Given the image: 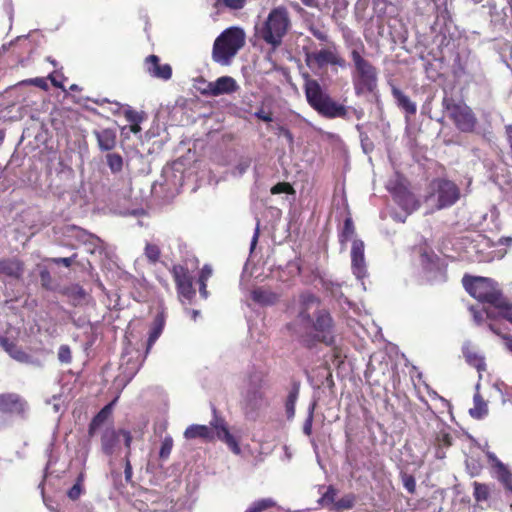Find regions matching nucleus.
I'll return each instance as SVG.
<instances>
[{"mask_svg":"<svg viewBox=\"0 0 512 512\" xmlns=\"http://www.w3.org/2000/svg\"><path fill=\"white\" fill-rule=\"evenodd\" d=\"M318 299L311 294H303L300 298V309L296 320L288 325V328L300 338H305L313 333V337L326 344H332L333 321L326 310H318L316 320L311 319L309 311L317 309Z\"/></svg>","mask_w":512,"mask_h":512,"instance_id":"nucleus-1","label":"nucleus"},{"mask_svg":"<svg viewBox=\"0 0 512 512\" xmlns=\"http://www.w3.org/2000/svg\"><path fill=\"white\" fill-rule=\"evenodd\" d=\"M304 92L306 100L311 108L319 115L328 118H345L347 116V108L334 101L326 92L323 91L321 85L316 79L310 78L309 74H305Z\"/></svg>","mask_w":512,"mask_h":512,"instance_id":"nucleus-2","label":"nucleus"},{"mask_svg":"<svg viewBox=\"0 0 512 512\" xmlns=\"http://www.w3.org/2000/svg\"><path fill=\"white\" fill-rule=\"evenodd\" d=\"M291 25L288 9L284 6L275 7L269 12L262 26L259 32L260 37L265 43L276 49L282 44L283 38L289 32Z\"/></svg>","mask_w":512,"mask_h":512,"instance_id":"nucleus-3","label":"nucleus"},{"mask_svg":"<svg viewBox=\"0 0 512 512\" xmlns=\"http://www.w3.org/2000/svg\"><path fill=\"white\" fill-rule=\"evenodd\" d=\"M350 56L355 68L352 74L355 93L357 95L373 93L378 85L377 68L355 49L351 51Z\"/></svg>","mask_w":512,"mask_h":512,"instance_id":"nucleus-4","label":"nucleus"},{"mask_svg":"<svg viewBox=\"0 0 512 512\" xmlns=\"http://www.w3.org/2000/svg\"><path fill=\"white\" fill-rule=\"evenodd\" d=\"M442 107L448 113L449 119L455 127L464 133H472L478 124L477 117L470 106L463 101H457L453 97L444 96Z\"/></svg>","mask_w":512,"mask_h":512,"instance_id":"nucleus-5","label":"nucleus"},{"mask_svg":"<svg viewBox=\"0 0 512 512\" xmlns=\"http://www.w3.org/2000/svg\"><path fill=\"white\" fill-rule=\"evenodd\" d=\"M244 45V33L240 28H229L222 32L213 45V59L222 64H227Z\"/></svg>","mask_w":512,"mask_h":512,"instance_id":"nucleus-6","label":"nucleus"},{"mask_svg":"<svg viewBox=\"0 0 512 512\" xmlns=\"http://www.w3.org/2000/svg\"><path fill=\"white\" fill-rule=\"evenodd\" d=\"M463 285L472 297L481 302L489 303L494 308L503 299L497 283L490 278L465 276Z\"/></svg>","mask_w":512,"mask_h":512,"instance_id":"nucleus-7","label":"nucleus"},{"mask_svg":"<svg viewBox=\"0 0 512 512\" xmlns=\"http://www.w3.org/2000/svg\"><path fill=\"white\" fill-rule=\"evenodd\" d=\"M113 403L106 405L92 420L89 426L90 436L95 435L101 430V448L106 455H112L119 442V431L112 426L106 425L105 422L111 413Z\"/></svg>","mask_w":512,"mask_h":512,"instance_id":"nucleus-8","label":"nucleus"},{"mask_svg":"<svg viewBox=\"0 0 512 512\" xmlns=\"http://www.w3.org/2000/svg\"><path fill=\"white\" fill-rule=\"evenodd\" d=\"M340 242L345 244L351 242V268L357 279L361 280L367 275L365 261L364 242L356 237L354 226H344L340 235Z\"/></svg>","mask_w":512,"mask_h":512,"instance_id":"nucleus-9","label":"nucleus"},{"mask_svg":"<svg viewBox=\"0 0 512 512\" xmlns=\"http://www.w3.org/2000/svg\"><path fill=\"white\" fill-rule=\"evenodd\" d=\"M431 194L427 198L430 200L436 197V208L438 210L451 207L460 198V188L451 180L445 178L433 179L430 183Z\"/></svg>","mask_w":512,"mask_h":512,"instance_id":"nucleus-10","label":"nucleus"},{"mask_svg":"<svg viewBox=\"0 0 512 512\" xmlns=\"http://www.w3.org/2000/svg\"><path fill=\"white\" fill-rule=\"evenodd\" d=\"M305 51V62L310 68L322 69L328 65L344 68L346 60L341 56L335 43L316 51Z\"/></svg>","mask_w":512,"mask_h":512,"instance_id":"nucleus-11","label":"nucleus"},{"mask_svg":"<svg viewBox=\"0 0 512 512\" xmlns=\"http://www.w3.org/2000/svg\"><path fill=\"white\" fill-rule=\"evenodd\" d=\"M172 274L181 302L185 303V301H187L191 303L195 297L196 291L193 287L192 276L188 269L182 265H175L172 268Z\"/></svg>","mask_w":512,"mask_h":512,"instance_id":"nucleus-12","label":"nucleus"},{"mask_svg":"<svg viewBox=\"0 0 512 512\" xmlns=\"http://www.w3.org/2000/svg\"><path fill=\"white\" fill-rule=\"evenodd\" d=\"M263 377L260 373H254L249 376V383L244 392V401L251 409L258 408L263 401L261 392Z\"/></svg>","mask_w":512,"mask_h":512,"instance_id":"nucleus-13","label":"nucleus"},{"mask_svg":"<svg viewBox=\"0 0 512 512\" xmlns=\"http://www.w3.org/2000/svg\"><path fill=\"white\" fill-rule=\"evenodd\" d=\"M145 67L148 74L154 78L169 80L172 77V67L169 64H160V58L157 55L146 57Z\"/></svg>","mask_w":512,"mask_h":512,"instance_id":"nucleus-14","label":"nucleus"},{"mask_svg":"<svg viewBox=\"0 0 512 512\" xmlns=\"http://www.w3.org/2000/svg\"><path fill=\"white\" fill-rule=\"evenodd\" d=\"M23 399L14 393L0 394V412L20 414L25 411Z\"/></svg>","mask_w":512,"mask_h":512,"instance_id":"nucleus-15","label":"nucleus"},{"mask_svg":"<svg viewBox=\"0 0 512 512\" xmlns=\"http://www.w3.org/2000/svg\"><path fill=\"white\" fill-rule=\"evenodd\" d=\"M211 425L213 426L218 439L225 442L234 454L238 455L241 453V448L237 440L233 435L230 434L225 422L222 419L216 418L213 422H211Z\"/></svg>","mask_w":512,"mask_h":512,"instance_id":"nucleus-16","label":"nucleus"},{"mask_svg":"<svg viewBox=\"0 0 512 512\" xmlns=\"http://www.w3.org/2000/svg\"><path fill=\"white\" fill-rule=\"evenodd\" d=\"M238 89L236 81L230 76H222L215 82L209 84L211 95L219 96L222 94H230Z\"/></svg>","mask_w":512,"mask_h":512,"instance_id":"nucleus-17","label":"nucleus"},{"mask_svg":"<svg viewBox=\"0 0 512 512\" xmlns=\"http://www.w3.org/2000/svg\"><path fill=\"white\" fill-rule=\"evenodd\" d=\"M98 146L102 151H111L115 148L117 135L115 130L106 128L100 131H94Z\"/></svg>","mask_w":512,"mask_h":512,"instance_id":"nucleus-18","label":"nucleus"},{"mask_svg":"<svg viewBox=\"0 0 512 512\" xmlns=\"http://www.w3.org/2000/svg\"><path fill=\"white\" fill-rule=\"evenodd\" d=\"M463 355L467 363L475 367L478 370V372L485 370L484 357L477 351V349L470 342H467L463 345Z\"/></svg>","mask_w":512,"mask_h":512,"instance_id":"nucleus-19","label":"nucleus"},{"mask_svg":"<svg viewBox=\"0 0 512 512\" xmlns=\"http://www.w3.org/2000/svg\"><path fill=\"white\" fill-rule=\"evenodd\" d=\"M391 91L396 104L400 109H402L409 116L416 114L417 106L407 95H405L396 86H393Z\"/></svg>","mask_w":512,"mask_h":512,"instance_id":"nucleus-20","label":"nucleus"},{"mask_svg":"<svg viewBox=\"0 0 512 512\" xmlns=\"http://www.w3.org/2000/svg\"><path fill=\"white\" fill-rule=\"evenodd\" d=\"M184 437L186 439L200 438L204 441H211L214 438V432L209 426L193 424L186 428Z\"/></svg>","mask_w":512,"mask_h":512,"instance_id":"nucleus-21","label":"nucleus"},{"mask_svg":"<svg viewBox=\"0 0 512 512\" xmlns=\"http://www.w3.org/2000/svg\"><path fill=\"white\" fill-rule=\"evenodd\" d=\"M22 273L23 265L19 260L15 258L0 260V275L19 278Z\"/></svg>","mask_w":512,"mask_h":512,"instance_id":"nucleus-22","label":"nucleus"},{"mask_svg":"<svg viewBox=\"0 0 512 512\" xmlns=\"http://www.w3.org/2000/svg\"><path fill=\"white\" fill-rule=\"evenodd\" d=\"M253 301L260 305H273L278 299L279 295L270 289L259 287L251 292Z\"/></svg>","mask_w":512,"mask_h":512,"instance_id":"nucleus-23","label":"nucleus"},{"mask_svg":"<svg viewBox=\"0 0 512 512\" xmlns=\"http://www.w3.org/2000/svg\"><path fill=\"white\" fill-rule=\"evenodd\" d=\"M480 385H476V393L473 397L474 406L469 409V414L475 419H481L488 413L487 403L483 400L479 393Z\"/></svg>","mask_w":512,"mask_h":512,"instance_id":"nucleus-24","label":"nucleus"},{"mask_svg":"<svg viewBox=\"0 0 512 512\" xmlns=\"http://www.w3.org/2000/svg\"><path fill=\"white\" fill-rule=\"evenodd\" d=\"M494 472L496 479L512 494V472L508 466L504 463H498Z\"/></svg>","mask_w":512,"mask_h":512,"instance_id":"nucleus-25","label":"nucleus"},{"mask_svg":"<svg viewBox=\"0 0 512 512\" xmlns=\"http://www.w3.org/2000/svg\"><path fill=\"white\" fill-rule=\"evenodd\" d=\"M164 325H165L164 315L162 313H159L153 321V326H152L150 334H149L148 343H147L148 349H150L152 347V345L156 342V340L159 338V336L161 335V333L163 331Z\"/></svg>","mask_w":512,"mask_h":512,"instance_id":"nucleus-26","label":"nucleus"},{"mask_svg":"<svg viewBox=\"0 0 512 512\" xmlns=\"http://www.w3.org/2000/svg\"><path fill=\"white\" fill-rule=\"evenodd\" d=\"M213 274V269L210 265L206 264L203 266V268L200 271L199 278H198V284H199V292L202 298L207 299L208 298V291H207V281L211 278Z\"/></svg>","mask_w":512,"mask_h":512,"instance_id":"nucleus-27","label":"nucleus"},{"mask_svg":"<svg viewBox=\"0 0 512 512\" xmlns=\"http://www.w3.org/2000/svg\"><path fill=\"white\" fill-rule=\"evenodd\" d=\"M472 485H473V489H474L473 497L476 500V502H478V503L484 502L489 499L491 489L488 484L475 481V482H473Z\"/></svg>","mask_w":512,"mask_h":512,"instance_id":"nucleus-28","label":"nucleus"},{"mask_svg":"<svg viewBox=\"0 0 512 512\" xmlns=\"http://www.w3.org/2000/svg\"><path fill=\"white\" fill-rule=\"evenodd\" d=\"M422 265L427 270L439 269V258L433 251L424 250L421 254Z\"/></svg>","mask_w":512,"mask_h":512,"instance_id":"nucleus-29","label":"nucleus"},{"mask_svg":"<svg viewBox=\"0 0 512 512\" xmlns=\"http://www.w3.org/2000/svg\"><path fill=\"white\" fill-rule=\"evenodd\" d=\"M299 395V386L294 385L287 396L285 403L286 413L288 418H292L295 414V404Z\"/></svg>","mask_w":512,"mask_h":512,"instance_id":"nucleus-30","label":"nucleus"},{"mask_svg":"<svg viewBox=\"0 0 512 512\" xmlns=\"http://www.w3.org/2000/svg\"><path fill=\"white\" fill-rule=\"evenodd\" d=\"M106 163L113 174L119 173L123 169V158L118 153H108Z\"/></svg>","mask_w":512,"mask_h":512,"instance_id":"nucleus-31","label":"nucleus"},{"mask_svg":"<svg viewBox=\"0 0 512 512\" xmlns=\"http://www.w3.org/2000/svg\"><path fill=\"white\" fill-rule=\"evenodd\" d=\"M276 505L275 501L271 498L259 499L253 502L245 512H262Z\"/></svg>","mask_w":512,"mask_h":512,"instance_id":"nucleus-32","label":"nucleus"},{"mask_svg":"<svg viewBox=\"0 0 512 512\" xmlns=\"http://www.w3.org/2000/svg\"><path fill=\"white\" fill-rule=\"evenodd\" d=\"M246 4V0H216L214 7L217 10L228 8L231 10H240Z\"/></svg>","mask_w":512,"mask_h":512,"instance_id":"nucleus-33","label":"nucleus"},{"mask_svg":"<svg viewBox=\"0 0 512 512\" xmlns=\"http://www.w3.org/2000/svg\"><path fill=\"white\" fill-rule=\"evenodd\" d=\"M337 490L333 486H329L327 491L322 495V497L318 500V503L322 507H328L332 504L336 503Z\"/></svg>","mask_w":512,"mask_h":512,"instance_id":"nucleus-34","label":"nucleus"},{"mask_svg":"<svg viewBox=\"0 0 512 512\" xmlns=\"http://www.w3.org/2000/svg\"><path fill=\"white\" fill-rule=\"evenodd\" d=\"M494 309L497 310L498 316L503 317L512 323V305L508 304L504 299H502Z\"/></svg>","mask_w":512,"mask_h":512,"instance_id":"nucleus-35","label":"nucleus"},{"mask_svg":"<svg viewBox=\"0 0 512 512\" xmlns=\"http://www.w3.org/2000/svg\"><path fill=\"white\" fill-rule=\"evenodd\" d=\"M400 203L405 207L408 213L417 209L419 206L414 195L410 192H405L403 196L400 197Z\"/></svg>","mask_w":512,"mask_h":512,"instance_id":"nucleus-36","label":"nucleus"},{"mask_svg":"<svg viewBox=\"0 0 512 512\" xmlns=\"http://www.w3.org/2000/svg\"><path fill=\"white\" fill-rule=\"evenodd\" d=\"M173 439L170 436H166L161 444L159 456L161 459H167L172 451Z\"/></svg>","mask_w":512,"mask_h":512,"instance_id":"nucleus-37","label":"nucleus"},{"mask_svg":"<svg viewBox=\"0 0 512 512\" xmlns=\"http://www.w3.org/2000/svg\"><path fill=\"white\" fill-rule=\"evenodd\" d=\"M315 402L312 403L308 409V415L303 425V432L310 436L312 433V423H313V417H314V410H315Z\"/></svg>","mask_w":512,"mask_h":512,"instance_id":"nucleus-38","label":"nucleus"},{"mask_svg":"<svg viewBox=\"0 0 512 512\" xmlns=\"http://www.w3.org/2000/svg\"><path fill=\"white\" fill-rule=\"evenodd\" d=\"M293 187L288 182H279L271 188L272 194L293 193Z\"/></svg>","mask_w":512,"mask_h":512,"instance_id":"nucleus-39","label":"nucleus"},{"mask_svg":"<svg viewBox=\"0 0 512 512\" xmlns=\"http://www.w3.org/2000/svg\"><path fill=\"white\" fill-rule=\"evenodd\" d=\"M484 240L486 241L487 246L490 247H496L499 245L510 247L512 246V237L511 236H504L500 237L497 241H492L490 238L484 237Z\"/></svg>","mask_w":512,"mask_h":512,"instance_id":"nucleus-40","label":"nucleus"},{"mask_svg":"<svg viewBox=\"0 0 512 512\" xmlns=\"http://www.w3.org/2000/svg\"><path fill=\"white\" fill-rule=\"evenodd\" d=\"M58 359L62 363H70L72 360L71 350L67 345H62L58 351Z\"/></svg>","mask_w":512,"mask_h":512,"instance_id":"nucleus-41","label":"nucleus"},{"mask_svg":"<svg viewBox=\"0 0 512 512\" xmlns=\"http://www.w3.org/2000/svg\"><path fill=\"white\" fill-rule=\"evenodd\" d=\"M308 31H309V32H310V33H311V34H312L316 39H318V40H320V41H322V42H328V38H329V37H328V34H327L324 30H322V29H320V28L316 27L315 25H310V26L308 27Z\"/></svg>","mask_w":512,"mask_h":512,"instance_id":"nucleus-42","label":"nucleus"},{"mask_svg":"<svg viewBox=\"0 0 512 512\" xmlns=\"http://www.w3.org/2000/svg\"><path fill=\"white\" fill-rule=\"evenodd\" d=\"M126 120L130 123H137L143 120V117L133 109H126L124 112Z\"/></svg>","mask_w":512,"mask_h":512,"instance_id":"nucleus-43","label":"nucleus"},{"mask_svg":"<svg viewBox=\"0 0 512 512\" xmlns=\"http://www.w3.org/2000/svg\"><path fill=\"white\" fill-rule=\"evenodd\" d=\"M145 254L151 261H157L160 252L157 246L148 244L145 249Z\"/></svg>","mask_w":512,"mask_h":512,"instance_id":"nucleus-44","label":"nucleus"},{"mask_svg":"<svg viewBox=\"0 0 512 512\" xmlns=\"http://www.w3.org/2000/svg\"><path fill=\"white\" fill-rule=\"evenodd\" d=\"M338 509H350L353 507V499L351 497H344L335 503Z\"/></svg>","mask_w":512,"mask_h":512,"instance_id":"nucleus-45","label":"nucleus"},{"mask_svg":"<svg viewBox=\"0 0 512 512\" xmlns=\"http://www.w3.org/2000/svg\"><path fill=\"white\" fill-rule=\"evenodd\" d=\"M9 355L20 362H25L28 359V355L25 352L19 350L16 346Z\"/></svg>","mask_w":512,"mask_h":512,"instance_id":"nucleus-46","label":"nucleus"},{"mask_svg":"<svg viewBox=\"0 0 512 512\" xmlns=\"http://www.w3.org/2000/svg\"><path fill=\"white\" fill-rule=\"evenodd\" d=\"M404 487L410 492L413 493L415 491L416 482L412 476H405L403 479Z\"/></svg>","mask_w":512,"mask_h":512,"instance_id":"nucleus-47","label":"nucleus"},{"mask_svg":"<svg viewBox=\"0 0 512 512\" xmlns=\"http://www.w3.org/2000/svg\"><path fill=\"white\" fill-rule=\"evenodd\" d=\"M81 486L79 484L73 485L68 491V497L72 500H76L81 495Z\"/></svg>","mask_w":512,"mask_h":512,"instance_id":"nucleus-48","label":"nucleus"},{"mask_svg":"<svg viewBox=\"0 0 512 512\" xmlns=\"http://www.w3.org/2000/svg\"><path fill=\"white\" fill-rule=\"evenodd\" d=\"M28 83L30 84H33L41 89H44L46 90L48 88V84H47V81L45 78H42V77H37V78H34V79H30L27 81Z\"/></svg>","mask_w":512,"mask_h":512,"instance_id":"nucleus-49","label":"nucleus"},{"mask_svg":"<svg viewBox=\"0 0 512 512\" xmlns=\"http://www.w3.org/2000/svg\"><path fill=\"white\" fill-rule=\"evenodd\" d=\"M255 117L264 122H271L273 120L272 114L270 112H265L263 109L257 111L255 113Z\"/></svg>","mask_w":512,"mask_h":512,"instance_id":"nucleus-50","label":"nucleus"},{"mask_svg":"<svg viewBox=\"0 0 512 512\" xmlns=\"http://www.w3.org/2000/svg\"><path fill=\"white\" fill-rule=\"evenodd\" d=\"M52 261L56 264H62L65 267H70L73 259L70 257H64V258H53Z\"/></svg>","mask_w":512,"mask_h":512,"instance_id":"nucleus-51","label":"nucleus"},{"mask_svg":"<svg viewBox=\"0 0 512 512\" xmlns=\"http://www.w3.org/2000/svg\"><path fill=\"white\" fill-rule=\"evenodd\" d=\"M487 458H488L489 462L491 463V465H492V468H493V469L497 468V464H498V463H503V462H502V461H500V460L496 457V455H495L494 453H492V452H488V453H487Z\"/></svg>","mask_w":512,"mask_h":512,"instance_id":"nucleus-52","label":"nucleus"},{"mask_svg":"<svg viewBox=\"0 0 512 512\" xmlns=\"http://www.w3.org/2000/svg\"><path fill=\"white\" fill-rule=\"evenodd\" d=\"M278 131H284V137L289 141V143H293L294 137L288 128L284 126H279Z\"/></svg>","mask_w":512,"mask_h":512,"instance_id":"nucleus-53","label":"nucleus"},{"mask_svg":"<svg viewBox=\"0 0 512 512\" xmlns=\"http://www.w3.org/2000/svg\"><path fill=\"white\" fill-rule=\"evenodd\" d=\"M470 311L473 314L474 321L477 324H480L483 321V314L480 311H477L474 307H471Z\"/></svg>","mask_w":512,"mask_h":512,"instance_id":"nucleus-54","label":"nucleus"},{"mask_svg":"<svg viewBox=\"0 0 512 512\" xmlns=\"http://www.w3.org/2000/svg\"><path fill=\"white\" fill-rule=\"evenodd\" d=\"M119 434H122V435H123L124 440H125V446H126L127 448H129V447H130V445H131V441H132V436H131L130 432L125 431V430H120V431H119Z\"/></svg>","mask_w":512,"mask_h":512,"instance_id":"nucleus-55","label":"nucleus"},{"mask_svg":"<svg viewBox=\"0 0 512 512\" xmlns=\"http://www.w3.org/2000/svg\"><path fill=\"white\" fill-rule=\"evenodd\" d=\"M124 473H125L126 481H130L131 478H132V466H131V464H130L128 459L126 460Z\"/></svg>","mask_w":512,"mask_h":512,"instance_id":"nucleus-56","label":"nucleus"},{"mask_svg":"<svg viewBox=\"0 0 512 512\" xmlns=\"http://www.w3.org/2000/svg\"><path fill=\"white\" fill-rule=\"evenodd\" d=\"M505 134L510 147L512 146V124H508L505 126Z\"/></svg>","mask_w":512,"mask_h":512,"instance_id":"nucleus-57","label":"nucleus"},{"mask_svg":"<svg viewBox=\"0 0 512 512\" xmlns=\"http://www.w3.org/2000/svg\"><path fill=\"white\" fill-rule=\"evenodd\" d=\"M1 344L3 348L10 354L13 349H15V345L12 343H9L8 340L3 339L1 341Z\"/></svg>","mask_w":512,"mask_h":512,"instance_id":"nucleus-58","label":"nucleus"},{"mask_svg":"<svg viewBox=\"0 0 512 512\" xmlns=\"http://www.w3.org/2000/svg\"><path fill=\"white\" fill-rule=\"evenodd\" d=\"M259 237V226H256L252 240H251V251L255 248Z\"/></svg>","mask_w":512,"mask_h":512,"instance_id":"nucleus-59","label":"nucleus"},{"mask_svg":"<svg viewBox=\"0 0 512 512\" xmlns=\"http://www.w3.org/2000/svg\"><path fill=\"white\" fill-rule=\"evenodd\" d=\"M438 440L445 444V445H450L451 444V438L449 436V434H442L441 436H439Z\"/></svg>","mask_w":512,"mask_h":512,"instance_id":"nucleus-60","label":"nucleus"},{"mask_svg":"<svg viewBox=\"0 0 512 512\" xmlns=\"http://www.w3.org/2000/svg\"><path fill=\"white\" fill-rule=\"evenodd\" d=\"M140 122L137 123H131L130 125V131L134 134H137L141 131Z\"/></svg>","mask_w":512,"mask_h":512,"instance_id":"nucleus-61","label":"nucleus"},{"mask_svg":"<svg viewBox=\"0 0 512 512\" xmlns=\"http://www.w3.org/2000/svg\"><path fill=\"white\" fill-rule=\"evenodd\" d=\"M506 348L512 353V338L509 336H503Z\"/></svg>","mask_w":512,"mask_h":512,"instance_id":"nucleus-62","label":"nucleus"},{"mask_svg":"<svg viewBox=\"0 0 512 512\" xmlns=\"http://www.w3.org/2000/svg\"><path fill=\"white\" fill-rule=\"evenodd\" d=\"M186 312L191 316V318L195 321L197 319V317L200 315V311L199 310H189V309H186Z\"/></svg>","mask_w":512,"mask_h":512,"instance_id":"nucleus-63","label":"nucleus"},{"mask_svg":"<svg viewBox=\"0 0 512 512\" xmlns=\"http://www.w3.org/2000/svg\"><path fill=\"white\" fill-rule=\"evenodd\" d=\"M301 1L304 5L309 6V7H317L318 6L317 0H301Z\"/></svg>","mask_w":512,"mask_h":512,"instance_id":"nucleus-64","label":"nucleus"}]
</instances>
